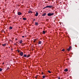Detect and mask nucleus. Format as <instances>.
<instances>
[{
  "label": "nucleus",
  "instance_id": "aec40b11",
  "mask_svg": "<svg viewBox=\"0 0 79 79\" xmlns=\"http://www.w3.org/2000/svg\"><path fill=\"white\" fill-rule=\"evenodd\" d=\"M64 50H65L64 49H63L62 50V52H64Z\"/></svg>",
  "mask_w": 79,
  "mask_h": 79
},
{
  "label": "nucleus",
  "instance_id": "f704fd0d",
  "mask_svg": "<svg viewBox=\"0 0 79 79\" xmlns=\"http://www.w3.org/2000/svg\"><path fill=\"white\" fill-rule=\"evenodd\" d=\"M11 50H13V49H11Z\"/></svg>",
  "mask_w": 79,
  "mask_h": 79
},
{
  "label": "nucleus",
  "instance_id": "f8f14e48",
  "mask_svg": "<svg viewBox=\"0 0 79 79\" xmlns=\"http://www.w3.org/2000/svg\"><path fill=\"white\" fill-rule=\"evenodd\" d=\"M13 29V27H9V29Z\"/></svg>",
  "mask_w": 79,
  "mask_h": 79
},
{
  "label": "nucleus",
  "instance_id": "9d476101",
  "mask_svg": "<svg viewBox=\"0 0 79 79\" xmlns=\"http://www.w3.org/2000/svg\"><path fill=\"white\" fill-rule=\"evenodd\" d=\"M46 15V13H45L44 14H43L42 15V16H45V15Z\"/></svg>",
  "mask_w": 79,
  "mask_h": 79
},
{
  "label": "nucleus",
  "instance_id": "2f4dec72",
  "mask_svg": "<svg viewBox=\"0 0 79 79\" xmlns=\"http://www.w3.org/2000/svg\"><path fill=\"white\" fill-rule=\"evenodd\" d=\"M35 77V78H36V77H37V76H36V77Z\"/></svg>",
  "mask_w": 79,
  "mask_h": 79
},
{
  "label": "nucleus",
  "instance_id": "ddd939ff",
  "mask_svg": "<svg viewBox=\"0 0 79 79\" xmlns=\"http://www.w3.org/2000/svg\"><path fill=\"white\" fill-rule=\"evenodd\" d=\"M23 42V40H21L20 41L19 44H21Z\"/></svg>",
  "mask_w": 79,
  "mask_h": 79
},
{
  "label": "nucleus",
  "instance_id": "7c9ffc66",
  "mask_svg": "<svg viewBox=\"0 0 79 79\" xmlns=\"http://www.w3.org/2000/svg\"><path fill=\"white\" fill-rule=\"evenodd\" d=\"M15 40H17V39H15Z\"/></svg>",
  "mask_w": 79,
  "mask_h": 79
},
{
  "label": "nucleus",
  "instance_id": "b1692460",
  "mask_svg": "<svg viewBox=\"0 0 79 79\" xmlns=\"http://www.w3.org/2000/svg\"><path fill=\"white\" fill-rule=\"evenodd\" d=\"M9 69V68L8 67L7 68V70H8Z\"/></svg>",
  "mask_w": 79,
  "mask_h": 79
},
{
  "label": "nucleus",
  "instance_id": "2eb2a0df",
  "mask_svg": "<svg viewBox=\"0 0 79 79\" xmlns=\"http://www.w3.org/2000/svg\"><path fill=\"white\" fill-rule=\"evenodd\" d=\"M41 43H42V41H39V42L38 43V44H41Z\"/></svg>",
  "mask_w": 79,
  "mask_h": 79
},
{
  "label": "nucleus",
  "instance_id": "f257e3e1",
  "mask_svg": "<svg viewBox=\"0 0 79 79\" xmlns=\"http://www.w3.org/2000/svg\"><path fill=\"white\" fill-rule=\"evenodd\" d=\"M53 15H54V13H49L47 15L48 16H53Z\"/></svg>",
  "mask_w": 79,
  "mask_h": 79
},
{
  "label": "nucleus",
  "instance_id": "c85d7f7f",
  "mask_svg": "<svg viewBox=\"0 0 79 79\" xmlns=\"http://www.w3.org/2000/svg\"><path fill=\"white\" fill-rule=\"evenodd\" d=\"M43 73H43V72H42V74H43Z\"/></svg>",
  "mask_w": 79,
  "mask_h": 79
},
{
  "label": "nucleus",
  "instance_id": "20e7f679",
  "mask_svg": "<svg viewBox=\"0 0 79 79\" xmlns=\"http://www.w3.org/2000/svg\"><path fill=\"white\" fill-rule=\"evenodd\" d=\"M23 52H21L20 53V56H23Z\"/></svg>",
  "mask_w": 79,
  "mask_h": 79
},
{
  "label": "nucleus",
  "instance_id": "423d86ee",
  "mask_svg": "<svg viewBox=\"0 0 79 79\" xmlns=\"http://www.w3.org/2000/svg\"><path fill=\"white\" fill-rule=\"evenodd\" d=\"M23 57H25V58L27 57V55L24 54L23 56L22 57V58H23Z\"/></svg>",
  "mask_w": 79,
  "mask_h": 79
},
{
  "label": "nucleus",
  "instance_id": "bb28decb",
  "mask_svg": "<svg viewBox=\"0 0 79 79\" xmlns=\"http://www.w3.org/2000/svg\"><path fill=\"white\" fill-rule=\"evenodd\" d=\"M22 37L23 38L24 37V36H22Z\"/></svg>",
  "mask_w": 79,
  "mask_h": 79
},
{
  "label": "nucleus",
  "instance_id": "393cba45",
  "mask_svg": "<svg viewBox=\"0 0 79 79\" xmlns=\"http://www.w3.org/2000/svg\"><path fill=\"white\" fill-rule=\"evenodd\" d=\"M35 19H34L33 20V21H35Z\"/></svg>",
  "mask_w": 79,
  "mask_h": 79
},
{
  "label": "nucleus",
  "instance_id": "4468645a",
  "mask_svg": "<svg viewBox=\"0 0 79 79\" xmlns=\"http://www.w3.org/2000/svg\"><path fill=\"white\" fill-rule=\"evenodd\" d=\"M6 44H2V46H4V47H5V46H6Z\"/></svg>",
  "mask_w": 79,
  "mask_h": 79
},
{
  "label": "nucleus",
  "instance_id": "39448f33",
  "mask_svg": "<svg viewBox=\"0 0 79 79\" xmlns=\"http://www.w3.org/2000/svg\"><path fill=\"white\" fill-rule=\"evenodd\" d=\"M22 14V13H21V12H19L18 13V15H19V16L20 15H21Z\"/></svg>",
  "mask_w": 79,
  "mask_h": 79
},
{
  "label": "nucleus",
  "instance_id": "0eeeda50",
  "mask_svg": "<svg viewBox=\"0 0 79 79\" xmlns=\"http://www.w3.org/2000/svg\"><path fill=\"white\" fill-rule=\"evenodd\" d=\"M68 71V69H66L64 70V71L65 72H67V71Z\"/></svg>",
  "mask_w": 79,
  "mask_h": 79
},
{
  "label": "nucleus",
  "instance_id": "1a4fd4ad",
  "mask_svg": "<svg viewBox=\"0 0 79 79\" xmlns=\"http://www.w3.org/2000/svg\"><path fill=\"white\" fill-rule=\"evenodd\" d=\"M30 56H31V55L30 54H28L27 56V58H29V57Z\"/></svg>",
  "mask_w": 79,
  "mask_h": 79
},
{
  "label": "nucleus",
  "instance_id": "cd10ccee",
  "mask_svg": "<svg viewBox=\"0 0 79 79\" xmlns=\"http://www.w3.org/2000/svg\"><path fill=\"white\" fill-rule=\"evenodd\" d=\"M47 8V7H44V9H45V8Z\"/></svg>",
  "mask_w": 79,
  "mask_h": 79
},
{
  "label": "nucleus",
  "instance_id": "473e14b6",
  "mask_svg": "<svg viewBox=\"0 0 79 79\" xmlns=\"http://www.w3.org/2000/svg\"><path fill=\"white\" fill-rule=\"evenodd\" d=\"M34 42H35V41H34Z\"/></svg>",
  "mask_w": 79,
  "mask_h": 79
},
{
  "label": "nucleus",
  "instance_id": "c756f323",
  "mask_svg": "<svg viewBox=\"0 0 79 79\" xmlns=\"http://www.w3.org/2000/svg\"><path fill=\"white\" fill-rule=\"evenodd\" d=\"M14 45H16V43L14 44Z\"/></svg>",
  "mask_w": 79,
  "mask_h": 79
},
{
  "label": "nucleus",
  "instance_id": "6ab92c4d",
  "mask_svg": "<svg viewBox=\"0 0 79 79\" xmlns=\"http://www.w3.org/2000/svg\"><path fill=\"white\" fill-rule=\"evenodd\" d=\"M43 34H45V31H43Z\"/></svg>",
  "mask_w": 79,
  "mask_h": 79
},
{
  "label": "nucleus",
  "instance_id": "412c9836",
  "mask_svg": "<svg viewBox=\"0 0 79 79\" xmlns=\"http://www.w3.org/2000/svg\"><path fill=\"white\" fill-rule=\"evenodd\" d=\"M48 73H52V72H50V70H49L48 71Z\"/></svg>",
  "mask_w": 79,
  "mask_h": 79
},
{
  "label": "nucleus",
  "instance_id": "dca6fc26",
  "mask_svg": "<svg viewBox=\"0 0 79 79\" xmlns=\"http://www.w3.org/2000/svg\"><path fill=\"white\" fill-rule=\"evenodd\" d=\"M45 75H43V79H45Z\"/></svg>",
  "mask_w": 79,
  "mask_h": 79
},
{
  "label": "nucleus",
  "instance_id": "f3484780",
  "mask_svg": "<svg viewBox=\"0 0 79 79\" xmlns=\"http://www.w3.org/2000/svg\"><path fill=\"white\" fill-rule=\"evenodd\" d=\"M28 13H32V11H29L28 12Z\"/></svg>",
  "mask_w": 79,
  "mask_h": 79
},
{
  "label": "nucleus",
  "instance_id": "5701e85b",
  "mask_svg": "<svg viewBox=\"0 0 79 79\" xmlns=\"http://www.w3.org/2000/svg\"><path fill=\"white\" fill-rule=\"evenodd\" d=\"M17 51H18V53H19V50H17Z\"/></svg>",
  "mask_w": 79,
  "mask_h": 79
},
{
  "label": "nucleus",
  "instance_id": "f03ea898",
  "mask_svg": "<svg viewBox=\"0 0 79 79\" xmlns=\"http://www.w3.org/2000/svg\"><path fill=\"white\" fill-rule=\"evenodd\" d=\"M53 6H46V8H52Z\"/></svg>",
  "mask_w": 79,
  "mask_h": 79
},
{
  "label": "nucleus",
  "instance_id": "9b49d317",
  "mask_svg": "<svg viewBox=\"0 0 79 79\" xmlns=\"http://www.w3.org/2000/svg\"><path fill=\"white\" fill-rule=\"evenodd\" d=\"M35 26H37V25H38V24H39L38 23L35 22Z\"/></svg>",
  "mask_w": 79,
  "mask_h": 79
},
{
  "label": "nucleus",
  "instance_id": "c9c22d12",
  "mask_svg": "<svg viewBox=\"0 0 79 79\" xmlns=\"http://www.w3.org/2000/svg\"><path fill=\"white\" fill-rule=\"evenodd\" d=\"M1 45V44H0V46Z\"/></svg>",
  "mask_w": 79,
  "mask_h": 79
},
{
  "label": "nucleus",
  "instance_id": "a211bd4d",
  "mask_svg": "<svg viewBox=\"0 0 79 79\" xmlns=\"http://www.w3.org/2000/svg\"><path fill=\"white\" fill-rule=\"evenodd\" d=\"M23 20H26L27 19L25 18H23Z\"/></svg>",
  "mask_w": 79,
  "mask_h": 79
},
{
  "label": "nucleus",
  "instance_id": "7ed1b4c3",
  "mask_svg": "<svg viewBox=\"0 0 79 79\" xmlns=\"http://www.w3.org/2000/svg\"><path fill=\"white\" fill-rule=\"evenodd\" d=\"M72 48V47L71 46H70L68 49H67L68 51H69V50H71V49Z\"/></svg>",
  "mask_w": 79,
  "mask_h": 79
},
{
  "label": "nucleus",
  "instance_id": "6e6552de",
  "mask_svg": "<svg viewBox=\"0 0 79 79\" xmlns=\"http://www.w3.org/2000/svg\"><path fill=\"white\" fill-rule=\"evenodd\" d=\"M38 14H39V13H38V12H36L35 14V16H38Z\"/></svg>",
  "mask_w": 79,
  "mask_h": 79
},
{
  "label": "nucleus",
  "instance_id": "a878e982",
  "mask_svg": "<svg viewBox=\"0 0 79 79\" xmlns=\"http://www.w3.org/2000/svg\"><path fill=\"white\" fill-rule=\"evenodd\" d=\"M36 40H36V39L34 40V41H36Z\"/></svg>",
  "mask_w": 79,
  "mask_h": 79
},
{
  "label": "nucleus",
  "instance_id": "72a5a7b5",
  "mask_svg": "<svg viewBox=\"0 0 79 79\" xmlns=\"http://www.w3.org/2000/svg\"><path fill=\"white\" fill-rule=\"evenodd\" d=\"M2 64H4V62H3Z\"/></svg>",
  "mask_w": 79,
  "mask_h": 79
},
{
  "label": "nucleus",
  "instance_id": "4be33fe9",
  "mask_svg": "<svg viewBox=\"0 0 79 79\" xmlns=\"http://www.w3.org/2000/svg\"><path fill=\"white\" fill-rule=\"evenodd\" d=\"M2 71V69L0 68V72Z\"/></svg>",
  "mask_w": 79,
  "mask_h": 79
}]
</instances>
